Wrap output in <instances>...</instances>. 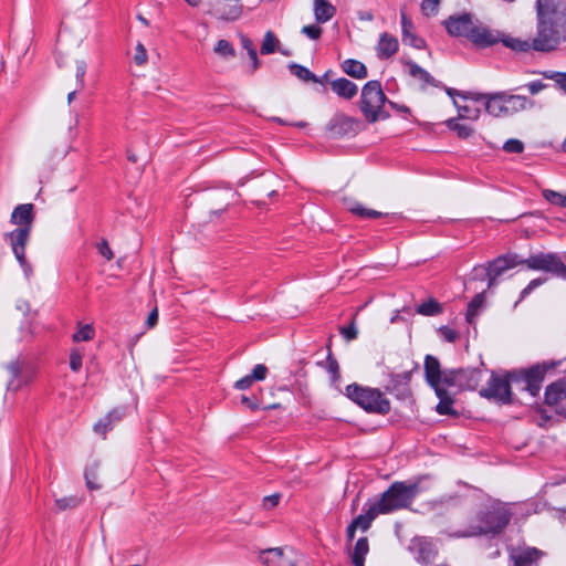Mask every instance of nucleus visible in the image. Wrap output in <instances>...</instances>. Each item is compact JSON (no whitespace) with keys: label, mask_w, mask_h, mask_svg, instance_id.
Masks as SVG:
<instances>
[{"label":"nucleus","mask_w":566,"mask_h":566,"mask_svg":"<svg viewBox=\"0 0 566 566\" xmlns=\"http://www.w3.org/2000/svg\"><path fill=\"white\" fill-rule=\"evenodd\" d=\"M364 514L356 516L350 523L358 530L366 532L370 528L373 521L381 514V511L373 503H366Z\"/></svg>","instance_id":"28"},{"label":"nucleus","mask_w":566,"mask_h":566,"mask_svg":"<svg viewBox=\"0 0 566 566\" xmlns=\"http://www.w3.org/2000/svg\"><path fill=\"white\" fill-rule=\"evenodd\" d=\"M542 195L544 199L548 201L551 205L566 208V195H563L551 189H544L542 191Z\"/></svg>","instance_id":"43"},{"label":"nucleus","mask_w":566,"mask_h":566,"mask_svg":"<svg viewBox=\"0 0 566 566\" xmlns=\"http://www.w3.org/2000/svg\"><path fill=\"white\" fill-rule=\"evenodd\" d=\"M513 381L507 376V370L502 375L491 370L490 379L486 386L479 394L482 398L499 405H512L514 402V394L512 391Z\"/></svg>","instance_id":"9"},{"label":"nucleus","mask_w":566,"mask_h":566,"mask_svg":"<svg viewBox=\"0 0 566 566\" xmlns=\"http://www.w3.org/2000/svg\"><path fill=\"white\" fill-rule=\"evenodd\" d=\"M281 497H282V495L280 493H274V494L264 496L262 500V507L264 510L274 509L275 506L279 505Z\"/></svg>","instance_id":"57"},{"label":"nucleus","mask_w":566,"mask_h":566,"mask_svg":"<svg viewBox=\"0 0 566 566\" xmlns=\"http://www.w3.org/2000/svg\"><path fill=\"white\" fill-rule=\"evenodd\" d=\"M500 31L492 30L484 25H476L474 27L472 34H470V41L480 49H485L493 46L494 44L500 42L501 39Z\"/></svg>","instance_id":"17"},{"label":"nucleus","mask_w":566,"mask_h":566,"mask_svg":"<svg viewBox=\"0 0 566 566\" xmlns=\"http://www.w3.org/2000/svg\"><path fill=\"white\" fill-rule=\"evenodd\" d=\"M279 44V40L272 31H268L264 35L262 45H261V54L268 55L275 52V48Z\"/></svg>","instance_id":"44"},{"label":"nucleus","mask_w":566,"mask_h":566,"mask_svg":"<svg viewBox=\"0 0 566 566\" xmlns=\"http://www.w3.org/2000/svg\"><path fill=\"white\" fill-rule=\"evenodd\" d=\"M441 0H422L421 10L426 15H432L438 12Z\"/></svg>","instance_id":"55"},{"label":"nucleus","mask_w":566,"mask_h":566,"mask_svg":"<svg viewBox=\"0 0 566 566\" xmlns=\"http://www.w3.org/2000/svg\"><path fill=\"white\" fill-rule=\"evenodd\" d=\"M260 558L266 566H296L292 548H269L261 552Z\"/></svg>","instance_id":"16"},{"label":"nucleus","mask_w":566,"mask_h":566,"mask_svg":"<svg viewBox=\"0 0 566 566\" xmlns=\"http://www.w3.org/2000/svg\"><path fill=\"white\" fill-rule=\"evenodd\" d=\"M266 374H268L266 366L263 365V364H258V365L254 366V368H253V370H252V373L250 375H251V378H253L254 381H260V380L265 379Z\"/></svg>","instance_id":"60"},{"label":"nucleus","mask_w":566,"mask_h":566,"mask_svg":"<svg viewBox=\"0 0 566 566\" xmlns=\"http://www.w3.org/2000/svg\"><path fill=\"white\" fill-rule=\"evenodd\" d=\"M326 369L331 374L333 381H337L340 378L338 361L333 356L331 350L328 352V355L326 357Z\"/></svg>","instance_id":"48"},{"label":"nucleus","mask_w":566,"mask_h":566,"mask_svg":"<svg viewBox=\"0 0 566 566\" xmlns=\"http://www.w3.org/2000/svg\"><path fill=\"white\" fill-rule=\"evenodd\" d=\"M542 552L535 547H527L511 554L514 566H536Z\"/></svg>","instance_id":"27"},{"label":"nucleus","mask_w":566,"mask_h":566,"mask_svg":"<svg viewBox=\"0 0 566 566\" xmlns=\"http://www.w3.org/2000/svg\"><path fill=\"white\" fill-rule=\"evenodd\" d=\"M363 128L364 124L360 119L343 113L335 114L326 125V130L332 138L355 137Z\"/></svg>","instance_id":"13"},{"label":"nucleus","mask_w":566,"mask_h":566,"mask_svg":"<svg viewBox=\"0 0 566 566\" xmlns=\"http://www.w3.org/2000/svg\"><path fill=\"white\" fill-rule=\"evenodd\" d=\"M420 492L419 483H407L396 481L374 503L381 511V514L408 509Z\"/></svg>","instance_id":"4"},{"label":"nucleus","mask_w":566,"mask_h":566,"mask_svg":"<svg viewBox=\"0 0 566 566\" xmlns=\"http://www.w3.org/2000/svg\"><path fill=\"white\" fill-rule=\"evenodd\" d=\"M400 18H401V33H402L403 44L410 45L417 50L424 49L426 41L415 33L413 22L408 18L405 10L400 11Z\"/></svg>","instance_id":"21"},{"label":"nucleus","mask_w":566,"mask_h":566,"mask_svg":"<svg viewBox=\"0 0 566 566\" xmlns=\"http://www.w3.org/2000/svg\"><path fill=\"white\" fill-rule=\"evenodd\" d=\"M31 231L28 228H15L6 234V239L10 242L14 256L25 254V248L30 240Z\"/></svg>","instance_id":"22"},{"label":"nucleus","mask_w":566,"mask_h":566,"mask_svg":"<svg viewBox=\"0 0 566 566\" xmlns=\"http://www.w3.org/2000/svg\"><path fill=\"white\" fill-rule=\"evenodd\" d=\"M339 333L348 342L356 339L358 336V329L356 327L355 319H353L348 326L339 327Z\"/></svg>","instance_id":"53"},{"label":"nucleus","mask_w":566,"mask_h":566,"mask_svg":"<svg viewBox=\"0 0 566 566\" xmlns=\"http://www.w3.org/2000/svg\"><path fill=\"white\" fill-rule=\"evenodd\" d=\"M513 513L506 504L494 501L481 507L475 518L464 530L454 533L458 538L495 537L503 533L512 520Z\"/></svg>","instance_id":"2"},{"label":"nucleus","mask_w":566,"mask_h":566,"mask_svg":"<svg viewBox=\"0 0 566 566\" xmlns=\"http://www.w3.org/2000/svg\"><path fill=\"white\" fill-rule=\"evenodd\" d=\"M83 354L78 349H72L70 353V368L77 373L82 368Z\"/></svg>","instance_id":"54"},{"label":"nucleus","mask_w":566,"mask_h":566,"mask_svg":"<svg viewBox=\"0 0 566 566\" xmlns=\"http://www.w3.org/2000/svg\"><path fill=\"white\" fill-rule=\"evenodd\" d=\"M17 261L19 262L21 269L23 270V273L27 279H30L33 275V269L32 265L29 263V261L25 258V254L15 256Z\"/></svg>","instance_id":"63"},{"label":"nucleus","mask_w":566,"mask_h":566,"mask_svg":"<svg viewBox=\"0 0 566 566\" xmlns=\"http://www.w3.org/2000/svg\"><path fill=\"white\" fill-rule=\"evenodd\" d=\"M134 62L137 65H144L147 62V50L142 43H138L135 49Z\"/></svg>","instance_id":"58"},{"label":"nucleus","mask_w":566,"mask_h":566,"mask_svg":"<svg viewBox=\"0 0 566 566\" xmlns=\"http://www.w3.org/2000/svg\"><path fill=\"white\" fill-rule=\"evenodd\" d=\"M566 399V376L553 381L545 388L544 402L549 406H556Z\"/></svg>","instance_id":"23"},{"label":"nucleus","mask_w":566,"mask_h":566,"mask_svg":"<svg viewBox=\"0 0 566 566\" xmlns=\"http://www.w3.org/2000/svg\"><path fill=\"white\" fill-rule=\"evenodd\" d=\"M439 402L436 406V411L441 416H458L453 409L454 398L443 386L433 388Z\"/></svg>","instance_id":"26"},{"label":"nucleus","mask_w":566,"mask_h":566,"mask_svg":"<svg viewBox=\"0 0 566 566\" xmlns=\"http://www.w3.org/2000/svg\"><path fill=\"white\" fill-rule=\"evenodd\" d=\"M407 65L409 67L410 76L419 78L424 84H429V85L438 87V88H443L446 91L447 86L442 82L436 80L428 71L422 69L416 62L409 61V62H407Z\"/></svg>","instance_id":"30"},{"label":"nucleus","mask_w":566,"mask_h":566,"mask_svg":"<svg viewBox=\"0 0 566 566\" xmlns=\"http://www.w3.org/2000/svg\"><path fill=\"white\" fill-rule=\"evenodd\" d=\"M424 378L427 384L433 389L437 387L444 386V370L441 369L439 359L432 355H426L424 357Z\"/></svg>","instance_id":"18"},{"label":"nucleus","mask_w":566,"mask_h":566,"mask_svg":"<svg viewBox=\"0 0 566 566\" xmlns=\"http://www.w3.org/2000/svg\"><path fill=\"white\" fill-rule=\"evenodd\" d=\"M349 211L363 219H377L384 216L382 212H379L374 209L365 208L361 203L355 202L349 208Z\"/></svg>","instance_id":"38"},{"label":"nucleus","mask_w":566,"mask_h":566,"mask_svg":"<svg viewBox=\"0 0 566 566\" xmlns=\"http://www.w3.org/2000/svg\"><path fill=\"white\" fill-rule=\"evenodd\" d=\"M34 219V206L32 203H21L13 209L10 222L18 226V228L32 230Z\"/></svg>","instance_id":"20"},{"label":"nucleus","mask_w":566,"mask_h":566,"mask_svg":"<svg viewBox=\"0 0 566 566\" xmlns=\"http://www.w3.org/2000/svg\"><path fill=\"white\" fill-rule=\"evenodd\" d=\"M125 417V408H114L104 418L99 419L93 427V430L97 434L105 436L107 431L112 430L116 423L123 420Z\"/></svg>","instance_id":"24"},{"label":"nucleus","mask_w":566,"mask_h":566,"mask_svg":"<svg viewBox=\"0 0 566 566\" xmlns=\"http://www.w3.org/2000/svg\"><path fill=\"white\" fill-rule=\"evenodd\" d=\"M86 62L83 61V60H78L76 61V73H75V77H76V85L78 87V90H83L85 87V82H84V76L86 74Z\"/></svg>","instance_id":"52"},{"label":"nucleus","mask_w":566,"mask_h":566,"mask_svg":"<svg viewBox=\"0 0 566 566\" xmlns=\"http://www.w3.org/2000/svg\"><path fill=\"white\" fill-rule=\"evenodd\" d=\"M332 91L339 97L352 99L357 95V85L346 77H339L331 82Z\"/></svg>","instance_id":"29"},{"label":"nucleus","mask_w":566,"mask_h":566,"mask_svg":"<svg viewBox=\"0 0 566 566\" xmlns=\"http://www.w3.org/2000/svg\"><path fill=\"white\" fill-rule=\"evenodd\" d=\"M345 395L368 413L385 416L391 410L389 399L378 388L353 382L345 388Z\"/></svg>","instance_id":"5"},{"label":"nucleus","mask_w":566,"mask_h":566,"mask_svg":"<svg viewBox=\"0 0 566 566\" xmlns=\"http://www.w3.org/2000/svg\"><path fill=\"white\" fill-rule=\"evenodd\" d=\"M94 328L91 324H85L83 326H80L78 329L73 334L72 339L73 342H87L91 340L94 337Z\"/></svg>","instance_id":"45"},{"label":"nucleus","mask_w":566,"mask_h":566,"mask_svg":"<svg viewBox=\"0 0 566 566\" xmlns=\"http://www.w3.org/2000/svg\"><path fill=\"white\" fill-rule=\"evenodd\" d=\"M369 552V543L367 537H360L355 544L352 559L365 560Z\"/></svg>","instance_id":"42"},{"label":"nucleus","mask_w":566,"mask_h":566,"mask_svg":"<svg viewBox=\"0 0 566 566\" xmlns=\"http://www.w3.org/2000/svg\"><path fill=\"white\" fill-rule=\"evenodd\" d=\"M547 281V277H536V279H533L521 292L520 294V298L518 301L516 302L515 305H517L521 301H523L524 298H526L536 287L543 285L544 283H546Z\"/></svg>","instance_id":"49"},{"label":"nucleus","mask_w":566,"mask_h":566,"mask_svg":"<svg viewBox=\"0 0 566 566\" xmlns=\"http://www.w3.org/2000/svg\"><path fill=\"white\" fill-rule=\"evenodd\" d=\"M417 545L419 547V554L423 559H428L431 553V543H429L424 538H420L417 541Z\"/></svg>","instance_id":"62"},{"label":"nucleus","mask_w":566,"mask_h":566,"mask_svg":"<svg viewBox=\"0 0 566 566\" xmlns=\"http://www.w3.org/2000/svg\"><path fill=\"white\" fill-rule=\"evenodd\" d=\"M340 66L343 72L350 77L363 80L368 76L366 65L358 60L347 59L340 64Z\"/></svg>","instance_id":"32"},{"label":"nucleus","mask_w":566,"mask_h":566,"mask_svg":"<svg viewBox=\"0 0 566 566\" xmlns=\"http://www.w3.org/2000/svg\"><path fill=\"white\" fill-rule=\"evenodd\" d=\"M438 332L449 343H454L459 338V333L448 326H441Z\"/></svg>","instance_id":"59"},{"label":"nucleus","mask_w":566,"mask_h":566,"mask_svg":"<svg viewBox=\"0 0 566 566\" xmlns=\"http://www.w3.org/2000/svg\"><path fill=\"white\" fill-rule=\"evenodd\" d=\"M97 251L107 261H111L114 258L113 251L109 248L108 242L104 239L97 244Z\"/></svg>","instance_id":"61"},{"label":"nucleus","mask_w":566,"mask_h":566,"mask_svg":"<svg viewBox=\"0 0 566 566\" xmlns=\"http://www.w3.org/2000/svg\"><path fill=\"white\" fill-rule=\"evenodd\" d=\"M502 98L504 103V116H511L534 106V101L524 95H515L503 91Z\"/></svg>","instance_id":"19"},{"label":"nucleus","mask_w":566,"mask_h":566,"mask_svg":"<svg viewBox=\"0 0 566 566\" xmlns=\"http://www.w3.org/2000/svg\"><path fill=\"white\" fill-rule=\"evenodd\" d=\"M503 150L509 154H521L524 150V144L520 139L511 138L504 143Z\"/></svg>","instance_id":"51"},{"label":"nucleus","mask_w":566,"mask_h":566,"mask_svg":"<svg viewBox=\"0 0 566 566\" xmlns=\"http://www.w3.org/2000/svg\"><path fill=\"white\" fill-rule=\"evenodd\" d=\"M336 13V8L327 0H314V15L317 23H326Z\"/></svg>","instance_id":"33"},{"label":"nucleus","mask_w":566,"mask_h":566,"mask_svg":"<svg viewBox=\"0 0 566 566\" xmlns=\"http://www.w3.org/2000/svg\"><path fill=\"white\" fill-rule=\"evenodd\" d=\"M500 42L503 43L504 46L511 49L514 52L526 53L530 52L531 50L534 51V38L532 39V41H528L501 33Z\"/></svg>","instance_id":"31"},{"label":"nucleus","mask_w":566,"mask_h":566,"mask_svg":"<svg viewBox=\"0 0 566 566\" xmlns=\"http://www.w3.org/2000/svg\"><path fill=\"white\" fill-rule=\"evenodd\" d=\"M534 51L551 53L566 46V0H536Z\"/></svg>","instance_id":"1"},{"label":"nucleus","mask_w":566,"mask_h":566,"mask_svg":"<svg viewBox=\"0 0 566 566\" xmlns=\"http://www.w3.org/2000/svg\"><path fill=\"white\" fill-rule=\"evenodd\" d=\"M85 483L90 491L101 490L102 484L98 482V463L94 462L90 467L86 468L85 473Z\"/></svg>","instance_id":"36"},{"label":"nucleus","mask_w":566,"mask_h":566,"mask_svg":"<svg viewBox=\"0 0 566 566\" xmlns=\"http://www.w3.org/2000/svg\"><path fill=\"white\" fill-rule=\"evenodd\" d=\"M448 33L452 36H464L468 40L470 39V34L475 27L472 20V15L470 13H462L460 15H450L443 22Z\"/></svg>","instance_id":"15"},{"label":"nucleus","mask_w":566,"mask_h":566,"mask_svg":"<svg viewBox=\"0 0 566 566\" xmlns=\"http://www.w3.org/2000/svg\"><path fill=\"white\" fill-rule=\"evenodd\" d=\"M81 500L77 496H65L55 500V506L57 511H65L78 506Z\"/></svg>","instance_id":"47"},{"label":"nucleus","mask_w":566,"mask_h":566,"mask_svg":"<svg viewBox=\"0 0 566 566\" xmlns=\"http://www.w3.org/2000/svg\"><path fill=\"white\" fill-rule=\"evenodd\" d=\"M446 93L450 96H461L464 99H473L475 102H483L485 111L494 116H504V103L502 92L495 93H474V92H460L452 87H446Z\"/></svg>","instance_id":"12"},{"label":"nucleus","mask_w":566,"mask_h":566,"mask_svg":"<svg viewBox=\"0 0 566 566\" xmlns=\"http://www.w3.org/2000/svg\"><path fill=\"white\" fill-rule=\"evenodd\" d=\"M399 49L398 39L387 32H384L379 36V41L376 48L377 56L380 60H386L391 57L397 53Z\"/></svg>","instance_id":"25"},{"label":"nucleus","mask_w":566,"mask_h":566,"mask_svg":"<svg viewBox=\"0 0 566 566\" xmlns=\"http://www.w3.org/2000/svg\"><path fill=\"white\" fill-rule=\"evenodd\" d=\"M442 311V305L433 297H429L428 301L421 303L416 308V312L423 316H436L441 314Z\"/></svg>","instance_id":"35"},{"label":"nucleus","mask_w":566,"mask_h":566,"mask_svg":"<svg viewBox=\"0 0 566 566\" xmlns=\"http://www.w3.org/2000/svg\"><path fill=\"white\" fill-rule=\"evenodd\" d=\"M483 377V370L478 367L444 369L443 384L460 390H475Z\"/></svg>","instance_id":"10"},{"label":"nucleus","mask_w":566,"mask_h":566,"mask_svg":"<svg viewBox=\"0 0 566 566\" xmlns=\"http://www.w3.org/2000/svg\"><path fill=\"white\" fill-rule=\"evenodd\" d=\"M447 127L450 130L457 133L459 138L465 139L473 134V128L465 124L458 123L457 118H450L446 122Z\"/></svg>","instance_id":"39"},{"label":"nucleus","mask_w":566,"mask_h":566,"mask_svg":"<svg viewBox=\"0 0 566 566\" xmlns=\"http://www.w3.org/2000/svg\"><path fill=\"white\" fill-rule=\"evenodd\" d=\"M386 102L387 96L379 81L373 80L363 86L359 108L368 123L379 119L380 108H384Z\"/></svg>","instance_id":"8"},{"label":"nucleus","mask_w":566,"mask_h":566,"mask_svg":"<svg viewBox=\"0 0 566 566\" xmlns=\"http://www.w3.org/2000/svg\"><path fill=\"white\" fill-rule=\"evenodd\" d=\"M214 52L223 57H232L235 54L233 45L224 39H221L217 42Z\"/></svg>","instance_id":"46"},{"label":"nucleus","mask_w":566,"mask_h":566,"mask_svg":"<svg viewBox=\"0 0 566 566\" xmlns=\"http://www.w3.org/2000/svg\"><path fill=\"white\" fill-rule=\"evenodd\" d=\"M241 43L242 48L247 50V53L252 61V72L256 71L260 66V60L253 42L248 36L243 35L241 36Z\"/></svg>","instance_id":"41"},{"label":"nucleus","mask_w":566,"mask_h":566,"mask_svg":"<svg viewBox=\"0 0 566 566\" xmlns=\"http://www.w3.org/2000/svg\"><path fill=\"white\" fill-rule=\"evenodd\" d=\"M303 34H305L311 40H317L322 35V28L315 24L304 25L301 30Z\"/></svg>","instance_id":"56"},{"label":"nucleus","mask_w":566,"mask_h":566,"mask_svg":"<svg viewBox=\"0 0 566 566\" xmlns=\"http://www.w3.org/2000/svg\"><path fill=\"white\" fill-rule=\"evenodd\" d=\"M516 253H506L499 255L494 260L488 262V265L474 266L468 282L465 283L467 289L473 281L488 280V289H492L497 284V277L504 274L506 271L516 266Z\"/></svg>","instance_id":"7"},{"label":"nucleus","mask_w":566,"mask_h":566,"mask_svg":"<svg viewBox=\"0 0 566 566\" xmlns=\"http://www.w3.org/2000/svg\"><path fill=\"white\" fill-rule=\"evenodd\" d=\"M485 301V291H481L474 295V297L469 302L465 319L469 324L473 323L474 317L478 315L479 310L483 306Z\"/></svg>","instance_id":"34"},{"label":"nucleus","mask_w":566,"mask_h":566,"mask_svg":"<svg viewBox=\"0 0 566 566\" xmlns=\"http://www.w3.org/2000/svg\"><path fill=\"white\" fill-rule=\"evenodd\" d=\"M4 368L9 374L7 381L8 390L18 391L22 387L29 385L35 376L33 365L21 357H17L9 361L4 365Z\"/></svg>","instance_id":"11"},{"label":"nucleus","mask_w":566,"mask_h":566,"mask_svg":"<svg viewBox=\"0 0 566 566\" xmlns=\"http://www.w3.org/2000/svg\"><path fill=\"white\" fill-rule=\"evenodd\" d=\"M559 365L560 360H544L526 368L507 370V376L518 390L535 398L541 392L546 375L555 371Z\"/></svg>","instance_id":"3"},{"label":"nucleus","mask_w":566,"mask_h":566,"mask_svg":"<svg viewBox=\"0 0 566 566\" xmlns=\"http://www.w3.org/2000/svg\"><path fill=\"white\" fill-rule=\"evenodd\" d=\"M546 84L539 80H536V81H533V82H530L528 84L525 85V87L528 90V92L532 94V95H536L538 94L539 92H542L544 88H546Z\"/></svg>","instance_id":"64"},{"label":"nucleus","mask_w":566,"mask_h":566,"mask_svg":"<svg viewBox=\"0 0 566 566\" xmlns=\"http://www.w3.org/2000/svg\"><path fill=\"white\" fill-rule=\"evenodd\" d=\"M452 98H454V96ZM453 104L458 108L460 118H471V119L479 118L480 111L478 108L472 109L469 106L459 105L455 99H453Z\"/></svg>","instance_id":"50"},{"label":"nucleus","mask_w":566,"mask_h":566,"mask_svg":"<svg viewBox=\"0 0 566 566\" xmlns=\"http://www.w3.org/2000/svg\"><path fill=\"white\" fill-rule=\"evenodd\" d=\"M418 369V365L412 370L400 374H390L385 389L397 399L405 400L411 396L410 381L412 371Z\"/></svg>","instance_id":"14"},{"label":"nucleus","mask_w":566,"mask_h":566,"mask_svg":"<svg viewBox=\"0 0 566 566\" xmlns=\"http://www.w3.org/2000/svg\"><path fill=\"white\" fill-rule=\"evenodd\" d=\"M289 70L291 73L296 76L297 78L304 81V82H316L319 81L318 76L315 75L313 72H311L307 67L297 64V63H290Z\"/></svg>","instance_id":"37"},{"label":"nucleus","mask_w":566,"mask_h":566,"mask_svg":"<svg viewBox=\"0 0 566 566\" xmlns=\"http://www.w3.org/2000/svg\"><path fill=\"white\" fill-rule=\"evenodd\" d=\"M517 265H525L528 270L543 271L551 276L566 281V263L564 258L556 252H538L528 258L516 254Z\"/></svg>","instance_id":"6"},{"label":"nucleus","mask_w":566,"mask_h":566,"mask_svg":"<svg viewBox=\"0 0 566 566\" xmlns=\"http://www.w3.org/2000/svg\"><path fill=\"white\" fill-rule=\"evenodd\" d=\"M539 74L547 80H553L555 85L566 94V72L542 71Z\"/></svg>","instance_id":"40"}]
</instances>
